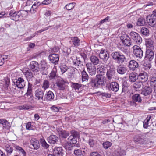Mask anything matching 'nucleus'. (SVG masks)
Masks as SVG:
<instances>
[{
	"label": "nucleus",
	"mask_w": 156,
	"mask_h": 156,
	"mask_svg": "<svg viewBox=\"0 0 156 156\" xmlns=\"http://www.w3.org/2000/svg\"><path fill=\"white\" fill-rule=\"evenodd\" d=\"M105 69L103 65H98L97 68V75L95 78L90 79V84L94 88H98L100 86L105 85V77L103 76L105 73Z\"/></svg>",
	"instance_id": "nucleus-1"
},
{
	"label": "nucleus",
	"mask_w": 156,
	"mask_h": 156,
	"mask_svg": "<svg viewBox=\"0 0 156 156\" xmlns=\"http://www.w3.org/2000/svg\"><path fill=\"white\" fill-rule=\"evenodd\" d=\"M112 58L119 64H122L126 60L125 56L119 51H115L111 54Z\"/></svg>",
	"instance_id": "nucleus-2"
},
{
	"label": "nucleus",
	"mask_w": 156,
	"mask_h": 156,
	"mask_svg": "<svg viewBox=\"0 0 156 156\" xmlns=\"http://www.w3.org/2000/svg\"><path fill=\"white\" fill-rule=\"evenodd\" d=\"M147 21L149 26L154 28L156 27V10L153 11L151 16L147 17Z\"/></svg>",
	"instance_id": "nucleus-3"
},
{
	"label": "nucleus",
	"mask_w": 156,
	"mask_h": 156,
	"mask_svg": "<svg viewBox=\"0 0 156 156\" xmlns=\"http://www.w3.org/2000/svg\"><path fill=\"white\" fill-rule=\"evenodd\" d=\"M146 135L144 133H141L135 135L133 137L134 142L137 144H144L146 142Z\"/></svg>",
	"instance_id": "nucleus-4"
},
{
	"label": "nucleus",
	"mask_w": 156,
	"mask_h": 156,
	"mask_svg": "<svg viewBox=\"0 0 156 156\" xmlns=\"http://www.w3.org/2000/svg\"><path fill=\"white\" fill-rule=\"evenodd\" d=\"M130 39L136 44H139L142 42V39L139 34L134 31H131L130 34Z\"/></svg>",
	"instance_id": "nucleus-5"
},
{
	"label": "nucleus",
	"mask_w": 156,
	"mask_h": 156,
	"mask_svg": "<svg viewBox=\"0 0 156 156\" xmlns=\"http://www.w3.org/2000/svg\"><path fill=\"white\" fill-rule=\"evenodd\" d=\"M71 135L68 138V141L70 144H74L76 143L77 138L79 137V132L74 130L71 132Z\"/></svg>",
	"instance_id": "nucleus-6"
},
{
	"label": "nucleus",
	"mask_w": 156,
	"mask_h": 156,
	"mask_svg": "<svg viewBox=\"0 0 156 156\" xmlns=\"http://www.w3.org/2000/svg\"><path fill=\"white\" fill-rule=\"evenodd\" d=\"M133 52L136 57L141 58L143 56V52L140 48L135 45L133 47Z\"/></svg>",
	"instance_id": "nucleus-7"
},
{
	"label": "nucleus",
	"mask_w": 156,
	"mask_h": 156,
	"mask_svg": "<svg viewBox=\"0 0 156 156\" xmlns=\"http://www.w3.org/2000/svg\"><path fill=\"white\" fill-rule=\"evenodd\" d=\"M48 58L50 62L56 65L58 64L59 60V56L58 54L51 53L49 55Z\"/></svg>",
	"instance_id": "nucleus-8"
},
{
	"label": "nucleus",
	"mask_w": 156,
	"mask_h": 156,
	"mask_svg": "<svg viewBox=\"0 0 156 156\" xmlns=\"http://www.w3.org/2000/svg\"><path fill=\"white\" fill-rule=\"evenodd\" d=\"M29 67L30 70L34 73H37L39 71V64L36 61H31Z\"/></svg>",
	"instance_id": "nucleus-9"
},
{
	"label": "nucleus",
	"mask_w": 156,
	"mask_h": 156,
	"mask_svg": "<svg viewBox=\"0 0 156 156\" xmlns=\"http://www.w3.org/2000/svg\"><path fill=\"white\" fill-rule=\"evenodd\" d=\"M120 39L122 43L125 46L129 47L131 45V40L130 37L126 34L122 35Z\"/></svg>",
	"instance_id": "nucleus-10"
},
{
	"label": "nucleus",
	"mask_w": 156,
	"mask_h": 156,
	"mask_svg": "<svg viewBox=\"0 0 156 156\" xmlns=\"http://www.w3.org/2000/svg\"><path fill=\"white\" fill-rule=\"evenodd\" d=\"M60 77L58 75L56 67H54L48 75L49 80L52 81H54L57 79L58 80Z\"/></svg>",
	"instance_id": "nucleus-11"
},
{
	"label": "nucleus",
	"mask_w": 156,
	"mask_h": 156,
	"mask_svg": "<svg viewBox=\"0 0 156 156\" xmlns=\"http://www.w3.org/2000/svg\"><path fill=\"white\" fill-rule=\"evenodd\" d=\"M13 82L14 85H16L18 88L20 89L23 88L25 86V83L24 79L21 77L19 78L17 80H14Z\"/></svg>",
	"instance_id": "nucleus-12"
},
{
	"label": "nucleus",
	"mask_w": 156,
	"mask_h": 156,
	"mask_svg": "<svg viewBox=\"0 0 156 156\" xmlns=\"http://www.w3.org/2000/svg\"><path fill=\"white\" fill-rule=\"evenodd\" d=\"M67 83V82L64 81L62 78L60 77L58 79L56 84L60 90H64L66 86L65 83Z\"/></svg>",
	"instance_id": "nucleus-13"
},
{
	"label": "nucleus",
	"mask_w": 156,
	"mask_h": 156,
	"mask_svg": "<svg viewBox=\"0 0 156 156\" xmlns=\"http://www.w3.org/2000/svg\"><path fill=\"white\" fill-rule=\"evenodd\" d=\"M115 71V69L113 66L110 67L109 69H108L106 73V76L108 80H111L114 78Z\"/></svg>",
	"instance_id": "nucleus-14"
},
{
	"label": "nucleus",
	"mask_w": 156,
	"mask_h": 156,
	"mask_svg": "<svg viewBox=\"0 0 156 156\" xmlns=\"http://www.w3.org/2000/svg\"><path fill=\"white\" fill-rule=\"evenodd\" d=\"M94 65L91 63H88L86 64L89 73L92 76L94 75L96 73V68Z\"/></svg>",
	"instance_id": "nucleus-15"
},
{
	"label": "nucleus",
	"mask_w": 156,
	"mask_h": 156,
	"mask_svg": "<svg viewBox=\"0 0 156 156\" xmlns=\"http://www.w3.org/2000/svg\"><path fill=\"white\" fill-rule=\"evenodd\" d=\"M48 68V66L44 61H41L40 72L43 75H46L48 72L47 70Z\"/></svg>",
	"instance_id": "nucleus-16"
},
{
	"label": "nucleus",
	"mask_w": 156,
	"mask_h": 156,
	"mask_svg": "<svg viewBox=\"0 0 156 156\" xmlns=\"http://www.w3.org/2000/svg\"><path fill=\"white\" fill-rule=\"evenodd\" d=\"M153 50L146 49L145 58L147 59L149 61H151L154 58V53L153 51Z\"/></svg>",
	"instance_id": "nucleus-17"
},
{
	"label": "nucleus",
	"mask_w": 156,
	"mask_h": 156,
	"mask_svg": "<svg viewBox=\"0 0 156 156\" xmlns=\"http://www.w3.org/2000/svg\"><path fill=\"white\" fill-rule=\"evenodd\" d=\"M99 57L104 62H105L108 60L109 55L108 53L105 50L102 49L99 54Z\"/></svg>",
	"instance_id": "nucleus-18"
},
{
	"label": "nucleus",
	"mask_w": 156,
	"mask_h": 156,
	"mask_svg": "<svg viewBox=\"0 0 156 156\" xmlns=\"http://www.w3.org/2000/svg\"><path fill=\"white\" fill-rule=\"evenodd\" d=\"M116 70L119 74L123 75L126 73L127 68L125 66L121 64L117 66Z\"/></svg>",
	"instance_id": "nucleus-19"
},
{
	"label": "nucleus",
	"mask_w": 156,
	"mask_h": 156,
	"mask_svg": "<svg viewBox=\"0 0 156 156\" xmlns=\"http://www.w3.org/2000/svg\"><path fill=\"white\" fill-rule=\"evenodd\" d=\"M44 95V91L41 89H38L35 91V96L38 100L42 101Z\"/></svg>",
	"instance_id": "nucleus-20"
},
{
	"label": "nucleus",
	"mask_w": 156,
	"mask_h": 156,
	"mask_svg": "<svg viewBox=\"0 0 156 156\" xmlns=\"http://www.w3.org/2000/svg\"><path fill=\"white\" fill-rule=\"evenodd\" d=\"M154 42L151 38H149L145 39V45L146 49H154Z\"/></svg>",
	"instance_id": "nucleus-21"
},
{
	"label": "nucleus",
	"mask_w": 156,
	"mask_h": 156,
	"mask_svg": "<svg viewBox=\"0 0 156 156\" xmlns=\"http://www.w3.org/2000/svg\"><path fill=\"white\" fill-rule=\"evenodd\" d=\"M128 66L130 70L134 71L138 67V64L136 61L131 60L129 62Z\"/></svg>",
	"instance_id": "nucleus-22"
},
{
	"label": "nucleus",
	"mask_w": 156,
	"mask_h": 156,
	"mask_svg": "<svg viewBox=\"0 0 156 156\" xmlns=\"http://www.w3.org/2000/svg\"><path fill=\"white\" fill-rule=\"evenodd\" d=\"M138 76L139 80H141L142 82H144L147 80L148 76L146 73L143 72L140 73Z\"/></svg>",
	"instance_id": "nucleus-23"
},
{
	"label": "nucleus",
	"mask_w": 156,
	"mask_h": 156,
	"mask_svg": "<svg viewBox=\"0 0 156 156\" xmlns=\"http://www.w3.org/2000/svg\"><path fill=\"white\" fill-rule=\"evenodd\" d=\"M9 15L11 19L16 21H18L19 19V16L17 12L11 10L9 12Z\"/></svg>",
	"instance_id": "nucleus-24"
},
{
	"label": "nucleus",
	"mask_w": 156,
	"mask_h": 156,
	"mask_svg": "<svg viewBox=\"0 0 156 156\" xmlns=\"http://www.w3.org/2000/svg\"><path fill=\"white\" fill-rule=\"evenodd\" d=\"M64 153V151L61 147L55 148L53 154L55 156H62Z\"/></svg>",
	"instance_id": "nucleus-25"
},
{
	"label": "nucleus",
	"mask_w": 156,
	"mask_h": 156,
	"mask_svg": "<svg viewBox=\"0 0 156 156\" xmlns=\"http://www.w3.org/2000/svg\"><path fill=\"white\" fill-rule=\"evenodd\" d=\"M71 40L70 42L73 44L74 47H77L80 45V40L78 37H71Z\"/></svg>",
	"instance_id": "nucleus-26"
},
{
	"label": "nucleus",
	"mask_w": 156,
	"mask_h": 156,
	"mask_svg": "<svg viewBox=\"0 0 156 156\" xmlns=\"http://www.w3.org/2000/svg\"><path fill=\"white\" fill-rule=\"evenodd\" d=\"M31 145L33 146L34 149L37 150L39 148L40 145L38 140L35 138H32L30 141Z\"/></svg>",
	"instance_id": "nucleus-27"
},
{
	"label": "nucleus",
	"mask_w": 156,
	"mask_h": 156,
	"mask_svg": "<svg viewBox=\"0 0 156 156\" xmlns=\"http://www.w3.org/2000/svg\"><path fill=\"white\" fill-rule=\"evenodd\" d=\"M58 138L55 135H51L47 139L48 142L50 144H54L58 141Z\"/></svg>",
	"instance_id": "nucleus-28"
},
{
	"label": "nucleus",
	"mask_w": 156,
	"mask_h": 156,
	"mask_svg": "<svg viewBox=\"0 0 156 156\" xmlns=\"http://www.w3.org/2000/svg\"><path fill=\"white\" fill-rule=\"evenodd\" d=\"M110 88L113 91L117 92L119 90V84L115 82H112L110 84Z\"/></svg>",
	"instance_id": "nucleus-29"
},
{
	"label": "nucleus",
	"mask_w": 156,
	"mask_h": 156,
	"mask_svg": "<svg viewBox=\"0 0 156 156\" xmlns=\"http://www.w3.org/2000/svg\"><path fill=\"white\" fill-rule=\"evenodd\" d=\"M152 90L149 86H145L141 92V94L144 96H147L150 94L152 92Z\"/></svg>",
	"instance_id": "nucleus-30"
},
{
	"label": "nucleus",
	"mask_w": 156,
	"mask_h": 156,
	"mask_svg": "<svg viewBox=\"0 0 156 156\" xmlns=\"http://www.w3.org/2000/svg\"><path fill=\"white\" fill-rule=\"evenodd\" d=\"M90 60L91 63L94 65H97L100 63V60L98 57L95 55H92L90 57Z\"/></svg>",
	"instance_id": "nucleus-31"
},
{
	"label": "nucleus",
	"mask_w": 156,
	"mask_h": 156,
	"mask_svg": "<svg viewBox=\"0 0 156 156\" xmlns=\"http://www.w3.org/2000/svg\"><path fill=\"white\" fill-rule=\"evenodd\" d=\"M142 81H136L133 85V87L136 91H139L141 89L143 86Z\"/></svg>",
	"instance_id": "nucleus-32"
},
{
	"label": "nucleus",
	"mask_w": 156,
	"mask_h": 156,
	"mask_svg": "<svg viewBox=\"0 0 156 156\" xmlns=\"http://www.w3.org/2000/svg\"><path fill=\"white\" fill-rule=\"evenodd\" d=\"M52 27V26H49L44 29H41L39 31H37L34 34H33V36H30L29 37L27 38H26V40H30L32 38L34 37L36 35H37L39 33H40L43 31L46 30H47L49 29L50 27Z\"/></svg>",
	"instance_id": "nucleus-33"
},
{
	"label": "nucleus",
	"mask_w": 156,
	"mask_h": 156,
	"mask_svg": "<svg viewBox=\"0 0 156 156\" xmlns=\"http://www.w3.org/2000/svg\"><path fill=\"white\" fill-rule=\"evenodd\" d=\"M32 85L30 83L28 82V87L27 92L25 94V97L30 96L31 97L33 95L32 90Z\"/></svg>",
	"instance_id": "nucleus-34"
},
{
	"label": "nucleus",
	"mask_w": 156,
	"mask_h": 156,
	"mask_svg": "<svg viewBox=\"0 0 156 156\" xmlns=\"http://www.w3.org/2000/svg\"><path fill=\"white\" fill-rule=\"evenodd\" d=\"M132 99L134 102L140 103L142 101L141 97L139 94H135L132 96Z\"/></svg>",
	"instance_id": "nucleus-35"
},
{
	"label": "nucleus",
	"mask_w": 156,
	"mask_h": 156,
	"mask_svg": "<svg viewBox=\"0 0 156 156\" xmlns=\"http://www.w3.org/2000/svg\"><path fill=\"white\" fill-rule=\"evenodd\" d=\"M50 86V82L47 80H44L43 82L41 85V87L45 91Z\"/></svg>",
	"instance_id": "nucleus-36"
},
{
	"label": "nucleus",
	"mask_w": 156,
	"mask_h": 156,
	"mask_svg": "<svg viewBox=\"0 0 156 156\" xmlns=\"http://www.w3.org/2000/svg\"><path fill=\"white\" fill-rule=\"evenodd\" d=\"M31 71V70L28 69L23 72L25 77L28 80H30L33 77V73Z\"/></svg>",
	"instance_id": "nucleus-37"
},
{
	"label": "nucleus",
	"mask_w": 156,
	"mask_h": 156,
	"mask_svg": "<svg viewBox=\"0 0 156 156\" xmlns=\"http://www.w3.org/2000/svg\"><path fill=\"white\" fill-rule=\"evenodd\" d=\"M152 118L150 115H147V117L143 122V127L144 128L147 129L148 127V122Z\"/></svg>",
	"instance_id": "nucleus-38"
},
{
	"label": "nucleus",
	"mask_w": 156,
	"mask_h": 156,
	"mask_svg": "<svg viewBox=\"0 0 156 156\" xmlns=\"http://www.w3.org/2000/svg\"><path fill=\"white\" fill-rule=\"evenodd\" d=\"M45 97L47 100L50 101L53 99L54 95L52 91H49L45 95Z\"/></svg>",
	"instance_id": "nucleus-39"
},
{
	"label": "nucleus",
	"mask_w": 156,
	"mask_h": 156,
	"mask_svg": "<svg viewBox=\"0 0 156 156\" xmlns=\"http://www.w3.org/2000/svg\"><path fill=\"white\" fill-rule=\"evenodd\" d=\"M141 34L144 36H148L149 35V30L147 28L142 27L140 29Z\"/></svg>",
	"instance_id": "nucleus-40"
},
{
	"label": "nucleus",
	"mask_w": 156,
	"mask_h": 156,
	"mask_svg": "<svg viewBox=\"0 0 156 156\" xmlns=\"http://www.w3.org/2000/svg\"><path fill=\"white\" fill-rule=\"evenodd\" d=\"M19 18H25L28 15V12L27 11L21 10L18 12Z\"/></svg>",
	"instance_id": "nucleus-41"
},
{
	"label": "nucleus",
	"mask_w": 156,
	"mask_h": 156,
	"mask_svg": "<svg viewBox=\"0 0 156 156\" xmlns=\"http://www.w3.org/2000/svg\"><path fill=\"white\" fill-rule=\"evenodd\" d=\"M81 74L82 81H87L89 79V76L86 72L84 70H83L81 73Z\"/></svg>",
	"instance_id": "nucleus-42"
},
{
	"label": "nucleus",
	"mask_w": 156,
	"mask_h": 156,
	"mask_svg": "<svg viewBox=\"0 0 156 156\" xmlns=\"http://www.w3.org/2000/svg\"><path fill=\"white\" fill-rule=\"evenodd\" d=\"M41 3L39 2H35L32 5V7L30 10V11L33 10L34 12L36 11L37 8L40 5Z\"/></svg>",
	"instance_id": "nucleus-43"
},
{
	"label": "nucleus",
	"mask_w": 156,
	"mask_h": 156,
	"mask_svg": "<svg viewBox=\"0 0 156 156\" xmlns=\"http://www.w3.org/2000/svg\"><path fill=\"white\" fill-rule=\"evenodd\" d=\"M59 134L60 136L63 138H66L69 135V132L65 130L61 131Z\"/></svg>",
	"instance_id": "nucleus-44"
},
{
	"label": "nucleus",
	"mask_w": 156,
	"mask_h": 156,
	"mask_svg": "<svg viewBox=\"0 0 156 156\" xmlns=\"http://www.w3.org/2000/svg\"><path fill=\"white\" fill-rule=\"evenodd\" d=\"M73 65L75 66L78 68L79 65L81 63V61L79 57H76V59L73 60Z\"/></svg>",
	"instance_id": "nucleus-45"
},
{
	"label": "nucleus",
	"mask_w": 156,
	"mask_h": 156,
	"mask_svg": "<svg viewBox=\"0 0 156 156\" xmlns=\"http://www.w3.org/2000/svg\"><path fill=\"white\" fill-rule=\"evenodd\" d=\"M145 19L142 18H139L137 22V25L138 26H143L145 24Z\"/></svg>",
	"instance_id": "nucleus-46"
},
{
	"label": "nucleus",
	"mask_w": 156,
	"mask_h": 156,
	"mask_svg": "<svg viewBox=\"0 0 156 156\" xmlns=\"http://www.w3.org/2000/svg\"><path fill=\"white\" fill-rule=\"evenodd\" d=\"M4 80L5 84L4 88L5 89L7 90L10 83V79L8 77H6L4 78Z\"/></svg>",
	"instance_id": "nucleus-47"
},
{
	"label": "nucleus",
	"mask_w": 156,
	"mask_h": 156,
	"mask_svg": "<svg viewBox=\"0 0 156 156\" xmlns=\"http://www.w3.org/2000/svg\"><path fill=\"white\" fill-rule=\"evenodd\" d=\"M40 142L42 147L44 148L47 149L49 147V145L47 144L43 138H41L40 139Z\"/></svg>",
	"instance_id": "nucleus-48"
},
{
	"label": "nucleus",
	"mask_w": 156,
	"mask_h": 156,
	"mask_svg": "<svg viewBox=\"0 0 156 156\" xmlns=\"http://www.w3.org/2000/svg\"><path fill=\"white\" fill-rule=\"evenodd\" d=\"M129 80L131 82H134L136 80V76L135 73H132L129 75Z\"/></svg>",
	"instance_id": "nucleus-49"
},
{
	"label": "nucleus",
	"mask_w": 156,
	"mask_h": 156,
	"mask_svg": "<svg viewBox=\"0 0 156 156\" xmlns=\"http://www.w3.org/2000/svg\"><path fill=\"white\" fill-rule=\"evenodd\" d=\"M0 124L3 125V128L8 129L9 127L7 125L9 124L8 122L6 120L0 119Z\"/></svg>",
	"instance_id": "nucleus-50"
},
{
	"label": "nucleus",
	"mask_w": 156,
	"mask_h": 156,
	"mask_svg": "<svg viewBox=\"0 0 156 156\" xmlns=\"http://www.w3.org/2000/svg\"><path fill=\"white\" fill-rule=\"evenodd\" d=\"M81 84L78 83H72V87L75 90H79L81 87Z\"/></svg>",
	"instance_id": "nucleus-51"
},
{
	"label": "nucleus",
	"mask_w": 156,
	"mask_h": 156,
	"mask_svg": "<svg viewBox=\"0 0 156 156\" xmlns=\"http://www.w3.org/2000/svg\"><path fill=\"white\" fill-rule=\"evenodd\" d=\"M151 85L154 87H156V77H152L151 78L150 82Z\"/></svg>",
	"instance_id": "nucleus-52"
},
{
	"label": "nucleus",
	"mask_w": 156,
	"mask_h": 156,
	"mask_svg": "<svg viewBox=\"0 0 156 156\" xmlns=\"http://www.w3.org/2000/svg\"><path fill=\"white\" fill-rule=\"evenodd\" d=\"M14 147L16 150L20 151L23 156H26V153L25 151L21 147L18 146H15Z\"/></svg>",
	"instance_id": "nucleus-53"
},
{
	"label": "nucleus",
	"mask_w": 156,
	"mask_h": 156,
	"mask_svg": "<svg viewBox=\"0 0 156 156\" xmlns=\"http://www.w3.org/2000/svg\"><path fill=\"white\" fill-rule=\"evenodd\" d=\"M128 87V85L127 82L126 81H124L122 84V92H126L127 90Z\"/></svg>",
	"instance_id": "nucleus-54"
},
{
	"label": "nucleus",
	"mask_w": 156,
	"mask_h": 156,
	"mask_svg": "<svg viewBox=\"0 0 156 156\" xmlns=\"http://www.w3.org/2000/svg\"><path fill=\"white\" fill-rule=\"evenodd\" d=\"M75 3L73 2L68 4L65 6L66 9L68 10L73 9L75 6Z\"/></svg>",
	"instance_id": "nucleus-55"
},
{
	"label": "nucleus",
	"mask_w": 156,
	"mask_h": 156,
	"mask_svg": "<svg viewBox=\"0 0 156 156\" xmlns=\"http://www.w3.org/2000/svg\"><path fill=\"white\" fill-rule=\"evenodd\" d=\"M33 108L32 106L29 105H23L19 107V109L20 110L25 109L28 110Z\"/></svg>",
	"instance_id": "nucleus-56"
},
{
	"label": "nucleus",
	"mask_w": 156,
	"mask_h": 156,
	"mask_svg": "<svg viewBox=\"0 0 156 156\" xmlns=\"http://www.w3.org/2000/svg\"><path fill=\"white\" fill-rule=\"evenodd\" d=\"M75 156H83L82 151L80 149H76L74 151Z\"/></svg>",
	"instance_id": "nucleus-57"
},
{
	"label": "nucleus",
	"mask_w": 156,
	"mask_h": 156,
	"mask_svg": "<svg viewBox=\"0 0 156 156\" xmlns=\"http://www.w3.org/2000/svg\"><path fill=\"white\" fill-rule=\"evenodd\" d=\"M68 69L66 65L63 64L60 66V69L62 74L65 73Z\"/></svg>",
	"instance_id": "nucleus-58"
},
{
	"label": "nucleus",
	"mask_w": 156,
	"mask_h": 156,
	"mask_svg": "<svg viewBox=\"0 0 156 156\" xmlns=\"http://www.w3.org/2000/svg\"><path fill=\"white\" fill-rule=\"evenodd\" d=\"M5 150L8 154H11L12 153L13 150L12 147L9 145H7L6 146Z\"/></svg>",
	"instance_id": "nucleus-59"
},
{
	"label": "nucleus",
	"mask_w": 156,
	"mask_h": 156,
	"mask_svg": "<svg viewBox=\"0 0 156 156\" xmlns=\"http://www.w3.org/2000/svg\"><path fill=\"white\" fill-rule=\"evenodd\" d=\"M112 145V143L106 141L104 142L103 144V145L104 148L107 149L110 147Z\"/></svg>",
	"instance_id": "nucleus-60"
},
{
	"label": "nucleus",
	"mask_w": 156,
	"mask_h": 156,
	"mask_svg": "<svg viewBox=\"0 0 156 156\" xmlns=\"http://www.w3.org/2000/svg\"><path fill=\"white\" fill-rule=\"evenodd\" d=\"M97 93L99 94L102 95V96L105 97L106 98H110L111 96L110 94L105 93H101L100 91L98 92Z\"/></svg>",
	"instance_id": "nucleus-61"
},
{
	"label": "nucleus",
	"mask_w": 156,
	"mask_h": 156,
	"mask_svg": "<svg viewBox=\"0 0 156 156\" xmlns=\"http://www.w3.org/2000/svg\"><path fill=\"white\" fill-rule=\"evenodd\" d=\"M126 152L124 150L118 151L116 154L117 156H122L126 154Z\"/></svg>",
	"instance_id": "nucleus-62"
},
{
	"label": "nucleus",
	"mask_w": 156,
	"mask_h": 156,
	"mask_svg": "<svg viewBox=\"0 0 156 156\" xmlns=\"http://www.w3.org/2000/svg\"><path fill=\"white\" fill-rule=\"evenodd\" d=\"M59 50V48L58 47H55L51 48V52H57Z\"/></svg>",
	"instance_id": "nucleus-63"
},
{
	"label": "nucleus",
	"mask_w": 156,
	"mask_h": 156,
	"mask_svg": "<svg viewBox=\"0 0 156 156\" xmlns=\"http://www.w3.org/2000/svg\"><path fill=\"white\" fill-rule=\"evenodd\" d=\"M31 124L30 122H28L26 125V129L27 130H31L32 127H31Z\"/></svg>",
	"instance_id": "nucleus-64"
}]
</instances>
